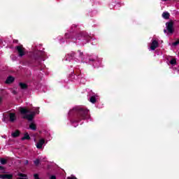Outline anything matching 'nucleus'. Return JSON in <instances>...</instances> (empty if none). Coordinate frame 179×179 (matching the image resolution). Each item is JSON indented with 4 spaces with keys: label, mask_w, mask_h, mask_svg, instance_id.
Segmentation results:
<instances>
[{
    "label": "nucleus",
    "mask_w": 179,
    "mask_h": 179,
    "mask_svg": "<svg viewBox=\"0 0 179 179\" xmlns=\"http://www.w3.org/2000/svg\"><path fill=\"white\" fill-rule=\"evenodd\" d=\"M19 110L20 113H21V114L24 115L23 118H26L27 120H28V121H33L35 114H38L40 113V111L38 110V108H36V111H32L30 115H26L27 114V113H29V110H27V108H26L25 107L20 108Z\"/></svg>",
    "instance_id": "obj_1"
},
{
    "label": "nucleus",
    "mask_w": 179,
    "mask_h": 179,
    "mask_svg": "<svg viewBox=\"0 0 179 179\" xmlns=\"http://www.w3.org/2000/svg\"><path fill=\"white\" fill-rule=\"evenodd\" d=\"M166 29H164V33H167V34H173V22H167L166 24Z\"/></svg>",
    "instance_id": "obj_2"
},
{
    "label": "nucleus",
    "mask_w": 179,
    "mask_h": 179,
    "mask_svg": "<svg viewBox=\"0 0 179 179\" xmlns=\"http://www.w3.org/2000/svg\"><path fill=\"white\" fill-rule=\"evenodd\" d=\"M158 47H159V42L156 40H152L151 45L150 47V50H151V51H155V50Z\"/></svg>",
    "instance_id": "obj_3"
},
{
    "label": "nucleus",
    "mask_w": 179,
    "mask_h": 179,
    "mask_svg": "<svg viewBox=\"0 0 179 179\" xmlns=\"http://www.w3.org/2000/svg\"><path fill=\"white\" fill-rule=\"evenodd\" d=\"M16 49L18 52L19 56L20 57H23L24 55V49L23 48V46H17Z\"/></svg>",
    "instance_id": "obj_4"
},
{
    "label": "nucleus",
    "mask_w": 179,
    "mask_h": 179,
    "mask_svg": "<svg viewBox=\"0 0 179 179\" xmlns=\"http://www.w3.org/2000/svg\"><path fill=\"white\" fill-rule=\"evenodd\" d=\"M12 177H13V175L12 174H2L0 175V178L1 179H12Z\"/></svg>",
    "instance_id": "obj_5"
},
{
    "label": "nucleus",
    "mask_w": 179,
    "mask_h": 179,
    "mask_svg": "<svg viewBox=\"0 0 179 179\" xmlns=\"http://www.w3.org/2000/svg\"><path fill=\"white\" fill-rule=\"evenodd\" d=\"M45 142V141H44V139H41L39 141V142L36 144L37 149H41V148H43V145H44Z\"/></svg>",
    "instance_id": "obj_6"
},
{
    "label": "nucleus",
    "mask_w": 179,
    "mask_h": 179,
    "mask_svg": "<svg viewBox=\"0 0 179 179\" xmlns=\"http://www.w3.org/2000/svg\"><path fill=\"white\" fill-rule=\"evenodd\" d=\"M83 120H87L89 118V110H85L81 115Z\"/></svg>",
    "instance_id": "obj_7"
},
{
    "label": "nucleus",
    "mask_w": 179,
    "mask_h": 179,
    "mask_svg": "<svg viewBox=\"0 0 179 179\" xmlns=\"http://www.w3.org/2000/svg\"><path fill=\"white\" fill-rule=\"evenodd\" d=\"M19 135H20V132L18 130H16L11 134V136H13V138H17Z\"/></svg>",
    "instance_id": "obj_8"
},
{
    "label": "nucleus",
    "mask_w": 179,
    "mask_h": 179,
    "mask_svg": "<svg viewBox=\"0 0 179 179\" xmlns=\"http://www.w3.org/2000/svg\"><path fill=\"white\" fill-rule=\"evenodd\" d=\"M16 120V115L15 113H10V121L11 122H13Z\"/></svg>",
    "instance_id": "obj_9"
},
{
    "label": "nucleus",
    "mask_w": 179,
    "mask_h": 179,
    "mask_svg": "<svg viewBox=\"0 0 179 179\" xmlns=\"http://www.w3.org/2000/svg\"><path fill=\"white\" fill-rule=\"evenodd\" d=\"M162 17H164V19H169L170 17V13H169V12H164L162 13Z\"/></svg>",
    "instance_id": "obj_10"
},
{
    "label": "nucleus",
    "mask_w": 179,
    "mask_h": 179,
    "mask_svg": "<svg viewBox=\"0 0 179 179\" xmlns=\"http://www.w3.org/2000/svg\"><path fill=\"white\" fill-rule=\"evenodd\" d=\"M13 80H15V78L12 76H9L7 80H6V83H12V82H13Z\"/></svg>",
    "instance_id": "obj_11"
},
{
    "label": "nucleus",
    "mask_w": 179,
    "mask_h": 179,
    "mask_svg": "<svg viewBox=\"0 0 179 179\" xmlns=\"http://www.w3.org/2000/svg\"><path fill=\"white\" fill-rule=\"evenodd\" d=\"M30 139V136L29 135V133H25L24 134V136L22 138V141H26Z\"/></svg>",
    "instance_id": "obj_12"
},
{
    "label": "nucleus",
    "mask_w": 179,
    "mask_h": 179,
    "mask_svg": "<svg viewBox=\"0 0 179 179\" xmlns=\"http://www.w3.org/2000/svg\"><path fill=\"white\" fill-rule=\"evenodd\" d=\"M29 128L30 129H32V131H36V129H37V127L36 126V124H34V122L30 124Z\"/></svg>",
    "instance_id": "obj_13"
},
{
    "label": "nucleus",
    "mask_w": 179,
    "mask_h": 179,
    "mask_svg": "<svg viewBox=\"0 0 179 179\" xmlns=\"http://www.w3.org/2000/svg\"><path fill=\"white\" fill-rule=\"evenodd\" d=\"M6 162H8V160L5 158H1L0 159L1 164H6Z\"/></svg>",
    "instance_id": "obj_14"
},
{
    "label": "nucleus",
    "mask_w": 179,
    "mask_h": 179,
    "mask_svg": "<svg viewBox=\"0 0 179 179\" xmlns=\"http://www.w3.org/2000/svg\"><path fill=\"white\" fill-rule=\"evenodd\" d=\"M177 64V60L176 59H172L170 61V64L171 65H176Z\"/></svg>",
    "instance_id": "obj_15"
},
{
    "label": "nucleus",
    "mask_w": 179,
    "mask_h": 179,
    "mask_svg": "<svg viewBox=\"0 0 179 179\" xmlns=\"http://www.w3.org/2000/svg\"><path fill=\"white\" fill-rule=\"evenodd\" d=\"M90 101L94 104L96 103V96H91L90 99Z\"/></svg>",
    "instance_id": "obj_16"
},
{
    "label": "nucleus",
    "mask_w": 179,
    "mask_h": 179,
    "mask_svg": "<svg viewBox=\"0 0 179 179\" xmlns=\"http://www.w3.org/2000/svg\"><path fill=\"white\" fill-rule=\"evenodd\" d=\"M20 87H21V89H26V87H27V85H26V84L24 83H20Z\"/></svg>",
    "instance_id": "obj_17"
},
{
    "label": "nucleus",
    "mask_w": 179,
    "mask_h": 179,
    "mask_svg": "<svg viewBox=\"0 0 179 179\" xmlns=\"http://www.w3.org/2000/svg\"><path fill=\"white\" fill-rule=\"evenodd\" d=\"M34 164L35 166H38V164H40V160L39 159H36L34 161Z\"/></svg>",
    "instance_id": "obj_18"
},
{
    "label": "nucleus",
    "mask_w": 179,
    "mask_h": 179,
    "mask_svg": "<svg viewBox=\"0 0 179 179\" xmlns=\"http://www.w3.org/2000/svg\"><path fill=\"white\" fill-rule=\"evenodd\" d=\"M34 177L35 179H41L40 178H38V174H37V173L34 174Z\"/></svg>",
    "instance_id": "obj_19"
},
{
    "label": "nucleus",
    "mask_w": 179,
    "mask_h": 179,
    "mask_svg": "<svg viewBox=\"0 0 179 179\" xmlns=\"http://www.w3.org/2000/svg\"><path fill=\"white\" fill-rule=\"evenodd\" d=\"M179 40L173 43V45H178Z\"/></svg>",
    "instance_id": "obj_20"
},
{
    "label": "nucleus",
    "mask_w": 179,
    "mask_h": 179,
    "mask_svg": "<svg viewBox=\"0 0 179 179\" xmlns=\"http://www.w3.org/2000/svg\"><path fill=\"white\" fill-rule=\"evenodd\" d=\"M67 179H76V177H75V176H70Z\"/></svg>",
    "instance_id": "obj_21"
},
{
    "label": "nucleus",
    "mask_w": 179,
    "mask_h": 179,
    "mask_svg": "<svg viewBox=\"0 0 179 179\" xmlns=\"http://www.w3.org/2000/svg\"><path fill=\"white\" fill-rule=\"evenodd\" d=\"M50 179H57V178L55 177V176H50Z\"/></svg>",
    "instance_id": "obj_22"
},
{
    "label": "nucleus",
    "mask_w": 179,
    "mask_h": 179,
    "mask_svg": "<svg viewBox=\"0 0 179 179\" xmlns=\"http://www.w3.org/2000/svg\"><path fill=\"white\" fill-rule=\"evenodd\" d=\"M25 164H29V161H25Z\"/></svg>",
    "instance_id": "obj_23"
},
{
    "label": "nucleus",
    "mask_w": 179,
    "mask_h": 179,
    "mask_svg": "<svg viewBox=\"0 0 179 179\" xmlns=\"http://www.w3.org/2000/svg\"><path fill=\"white\" fill-rule=\"evenodd\" d=\"M3 169L1 166H0V170H2Z\"/></svg>",
    "instance_id": "obj_24"
},
{
    "label": "nucleus",
    "mask_w": 179,
    "mask_h": 179,
    "mask_svg": "<svg viewBox=\"0 0 179 179\" xmlns=\"http://www.w3.org/2000/svg\"><path fill=\"white\" fill-rule=\"evenodd\" d=\"M3 138H6V136H3Z\"/></svg>",
    "instance_id": "obj_25"
},
{
    "label": "nucleus",
    "mask_w": 179,
    "mask_h": 179,
    "mask_svg": "<svg viewBox=\"0 0 179 179\" xmlns=\"http://www.w3.org/2000/svg\"><path fill=\"white\" fill-rule=\"evenodd\" d=\"M162 1H166V0H162Z\"/></svg>",
    "instance_id": "obj_26"
}]
</instances>
